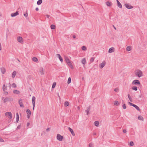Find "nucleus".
Wrapping results in <instances>:
<instances>
[{
    "instance_id": "44",
    "label": "nucleus",
    "mask_w": 147,
    "mask_h": 147,
    "mask_svg": "<svg viewBox=\"0 0 147 147\" xmlns=\"http://www.w3.org/2000/svg\"><path fill=\"white\" fill-rule=\"evenodd\" d=\"M94 58L93 57H91V59H90V61L91 62H92L94 61Z\"/></svg>"
},
{
    "instance_id": "57",
    "label": "nucleus",
    "mask_w": 147,
    "mask_h": 147,
    "mask_svg": "<svg viewBox=\"0 0 147 147\" xmlns=\"http://www.w3.org/2000/svg\"><path fill=\"white\" fill-rule=\"evenodd\" d=\"M36 10V11H38L39 10V9H38V7H36V9H35Z\"/></svg>"
},
{
    "instance_id": "63",
    "label": "nucleus",
    "mask_w": 147,
    "mask_h": 147,
    "mask_svg": "<svg viewBox=\"0 0 147 147\" xmlns=\"http://www.w3.org/2000/svg\"><path fill=\"white\" fill-rule=\"evenodd\" d=\"M93 135H96V133H93Z\"/></svg>"
},
{
    "instance_id": "25",
    "label": "nucleus",
    "mask_w": 147,
    "mask_h": 147,
    "mask_svg": "<svg viewBox=\"0 0 147 147\" xmlns=\"http://www.w3.org/2000/svg\"><path fill=\"white\" fill-rule=\"evenodd\" d=\"M69 105V102L67 101H66L64 103V105L65 107L68 106Z\"/></svg>"
},
{
    "instance_id": "37",
    "label": "nucleus",
    "mask_w": 147,
    "mask_h": 147,
    "mask_svg": "<svg viewBox=\"0 0 147 147\" xmlns=\"http://www.w3.org/2000/svg\"><path fill=\"white\" fill-rule=\"evenodd\" d=\"M71 82V78L70 77H69L68 79V81H67V83L68 84H69V83H70Z\"/></svg>"
},
{
    "instance_id": "50",
    "label": "nucleus",
    "mask_w": 147,
    "mask_h": 147,
    "mask_svg": "<svg viewBox=\"0 0 147 147\" xmlns=\"http://www.w3.org/2000/svg\"><path fill=\"white\" fill-rule=\"evenodd\" d=\"M89 147H92V144L91 143H90L89 144Z\"/></svg>"
},
{
    "instance_id": "15",
    "label": "nucleus",
    "mask_w": 147,
    "mask_h": 147,
    "mask_svg": "<svg viewBox=\"0 0 147 147\" xmlns=\"http://www.w3.org/2000/svg\"><path fill=\"white\" fill-rule=\"evenodd\" d=\"M117 1L118 6L120 8H122V5L121 3L119 2L118 1V0H117Z\"/></svg>"
},
{
    "instance_id": "31",
    "label": "nucleus",
    "mask_w": 147,
    "mask_h": 147,
    "mask_svg": "<svg viewBox=\"0 0 147 147\" xmlns=\"http://www.w3.org/2000/svg\"><path fill=\"white\" fill-rule=\"evenodd\" d=\"M82 63L83 64H85L86 63V59L85 58H83L82 60Z\"/></svg>"
},
{
    "instance_id": "30",
    "label": "nucleus",
    "mask_w": 147,
    "mask_h": 147,
    "mask_svg": "<svg viewBox=\"0 0 147 147\" xmlns=\"http://www.w3.org/2000/svg\"><path fill=\"white\" fill-rule=\"evenodd\" d=\"M27 113L28 114L31 115V112L30 110L29 109H27L26 111Z\"/></svg>"
},
{
    "instance_id": "41",
    "label": "nucleus",
    "mask_w": 147,
    "mask_h": 147,
    "mask_svg": "<svg viewBox=\"0 0 147 147\" xmlns=\"http://www.w3.org/2000/svg\"><path fill=\"white\" fill-rule=\"evenodd\" d=\"M40 73L42 75H43V74H44L43 70L42 68V69H41V70L40 71Z\"/></svg>"
},
{
    "instance_id": "8",
    "label": "nucleus",
    "mask_w": 147,
    "mask_h": 147,
    "mask_svg": "<svg viewBox=\"0 0 147 147\" xmlns=\"http://www.w3.org/2000/svg\"><path fill=\"white\" fill-rule=\"evenodd\" d=\"M3 135H4V137L6 138H9V133L8 132H4Z\"/></svg>"
},
{
    "instance_id": "56",
    "label": "nucleus",
    "mask_w": 147,
    "mask_h": 147,
    "mask_svg": "<svg viewBox=\"0 0 147 147\" xmlns=\"http://www.w3.org/2000/svg\"><path fill=\"white\" fill-rule=\"evenodd\" d=\"M4 92V93L5 94H8V92H6L5 91Z\"/></svg>"
},
{
    "instance_id": "22",
    "label": "nucleus",
    "mask_w": 147,
    "mask_h": 147,
    "mask_svg": "<svg viewBox=\"0 0 147 147\" xmlns=\"http://www.w3.org/2000/svg\"><path fill=\"white\" fill-rule=\"evenodd\" d=\"M16 74V71H14L12 74V77L13 78H14Z\"/></svg>"
},
{
    "instance_id": "21",
    "label": "nucleus",
    "mask_w": 147,
    "mask_h": 147,
    "mask_svg": "<svg viewBox=\"0 0 147 147\" xmlns=\"http://www.w3.org/2000/svg\"><path fill=\"white\" fill-rule=\"evenodd\" d=\"M68 65L72 69H73V67L72 66V63H71V62L70 61H69V63H67Z\"/></svg>"
},
{
    "instance_id": "1",
    "label": "nucleus",
    "mask_w": 147,
    "mask_h": 147,
    "mask_svg": "<svg viewBox=\"0 0 147 147\" xmlns=\"http://www.w3.org/2000/svg\"><path fill=\"white\" fill-rule=\"evenodd\" d=\"M135 74L139 77H140L142 76L143 73L140 70L138 69L136 72Z\"/></svg>"
},
{
    "instance_id": "13",
    "label": "nucleus",
    "mask_w": 147,
    "mask_h": 147,
    "mask_svg": "<svg viewBox=\"0 0 147 147\" xmlns=\"http://www.w3.org/2000/svg\"><path fill=\"white\" fill-rule=\"evenodd\" d=\"M115 49L113 47H111L110 48L109 50V53H113Z\"/></svg>"
},
{
    "instance_id": "62",
    "label": "nucleus",
    "mask_w": 147,
    "mask_h": 147,
    "mask_svg": "<svg viewBox=\"0 0 147 147\" xmlns=\"http://www.w3.org/2000/svg\"><path fill=\"white\" fill-rule=\"evenodd\" d=\"M113 27L115 29V30H116V28H115V27L114 26V25H113Z\"/></svg>"
},
{
    "instance_id": "54",
    "label": "nucleus",
    "mask_w": 147,
    "mask_h": 147,
    "mask_svg": "<svg viewBox=\"0 0 147 147\" xmlns=\"http://www.w3.org/2000/svg\"><path fill=\"white\" fill-rule=\"evenodd\" d=\"M50 130V129L49 128H47V129H46V131H49Z\"/></svg>"
},
{
    "instance_id": "36",
    "label": "nucleus",
    "mask_w": 147,
    "mask_h": 147,
    "mask_svg": "<svg viewBox=\"0 0 147 147\" xmlns=\"http://www.w3.org/2000/svg\"><path fill=\"white\" fill-rule=\"evenodd\" d=\"M123 108L124 109H125L126 108V107L125 104L124 103V102L123 101Z\"/></svg>"
},
{
    "instance_id": "60",
    "label": "nucleus",
    "mask_w": 147,
    "mask_h": 147,
    "mask_svg": "<svg viewBox=\"0 0 147 147\" xmlns=\"http://www.w3.org/2000/svg\"><path fill=\"white\" fill-rule=\"evenodd\" d=\"M73 37L74 38H76V36L75 35L73 36Z\"/></svg>"
},
{
    "instance_id": "49",
    "label": "nucleus",
    "mask_w": 147,
    "mask_h": 147,
    "mask_svg": "<svg viewBox=\"0 0 147 147\" xmlns=\"http://www.w3.org/2000/svg\"><path fill=\"white\" fill-rule=\"evenodd\" d=\"M119 90V89L117 88H116L115 89H114V91L115 92H117L118 91V90Z\"/></svg>"
},
{
    "instance_id": "42",
    "label": "nucleus",
    "mask_w": 147,
    "mask_h": 147,
    "mask_svg": "<svg viewBox=\"0 0 147 147\" xmlns=\"http://www.w3.org/2000/svg\"><path fill=\"white\" fill-rule=\"evenodd\" d=\"M65 59L66 62L67 63H69V62L70 61L69 59L68 58H67V57Z\"/></svg>"
},
{
    "instance_id": "43",
    "label": "nucleus",
    "mask_w": 147,
    "mask_h": 147,
    "mask_svg": "<svg viewBox=\"0 0 147 147\" xmlns=\"http://www.w3.org/2000/svg\"><path fill=\"white\" fill-rule=\"evenodd\" d=\"M127 96H128V97L130 101L131 102H132L131 98V97L130 96V95L129 94H128Z\"/></svg>"
},
{
    "instance_id": "59",
    "label": "nucleus",
    "mask_w": 147,
    "mask_h": 147,
    "mask_svg": "<svg viewBox=\"0 0 147 147\" xmlns=\"http://www.w3.org/2000/svg\"><path fill=\"white\" fill-rule=\"evenodd\" d=\"M30 115H29V114H28V115H27L28 118V119H29L30 118Z\"/></svg>"
},
{
    "instance_id": "14",
    "label": "nucleus",
    "mask_w": 147,
    "mask_h": 147,
    "mask_svg": "<svg viewBox=\"0 0 147 147\" xmlns=\"http://www.w3.org/2000/svg\"><path fill=\"white\" fill-rule=\"evenodd\" d=\"M56 55L59 58L60 61L61 62H62L63 61V59L60 55L59 54H57Z\"/></svg>"
},
{
    "instance_id": "32",
    "label": "nucleus",
    "mask_w": 147,
    "mask_h": 147,
    "mask_svg": "<svg viewBox=\"0 0 147 147\" xmlns=\"http://www.w3.org/2000/svg\"><path fill=\"white\" fill-rule=\"evenodd\" d=\"M114 105L116 106H118L119 105L118 101L117 100L115 101L114 102Z\"/></svg>"
},
{
    "instance_id": "40",
    "label": "nucleus",
    "mask_w": 147,
    "mask_h": 147,
    "mask_svg": "<svg viewBox=\"0 0 147 147\" xmlns=\"http://www.w3.org/2000/svg\"><path fill=\"white\" fill-rule=\"evenodd\" d=\"M132 89L135 91H137L138 89L137 88L136 86H134L132 88Z\"/></svg>"
},
{
    "instance_id": "23",
    "label": "nucleus",
    "mask_w": 147,
    "mask_h": 147,
    "mask_svg": "<svg viewBox=\"0 0 147 147\" xmlns=\"http://www.w3.org/2000/svg\"><path fill=\"white\" fill-rule=\"evenodd\" d=\"M32 60L34 62H37L38 61V59L35 57H33L32 59Z\"/></svg>"
},
{
    "instance_id": "3",
    "label": "nucleus",
    "mask_w": 147,
    "mask_h": 147,
    "mask_svg": "<svg viewBox=\"0 0 147 147\" xmlns=\"http://www.w3.org/2000/svg\"><path fill=\"white\" fill-rule=\"evenodd\" d=\"M57 139L59 141H62L63 139V136H61L59 134L57 135Z\"/></svg>"
},
{
    "instance_id": "48",
    "label": "nucleus",
    "mask_w": 147,
    "mask_h": 147,
    "mask_svg": "<svg viewBox=\"0 0 147 147\" xmlns=\"http://www.w3.org/2000/svg\"><path fill=\"white\" fill-rule=\"evenodd\" d=\"M20 127H21V125H19L17 127V129H18L20 128Z\"/></svg>"
},
{
    "instance_id": "11",
    "label": "nucleus",
    "mask_w": 147,
    "mask_h": 147,
    "mask_svg": "<svg viewBox=\"0 0 147 147\" xmlns=\"http://www.w3.org/2000/svg\"><path fill=\"white\" fill-rule=\"evenodd\" d=\"M68 129L69 131L71 132V133L72 134V135L73 136H75V134L74 133V132L73 130L70 128V127H68Z\"/></svg>"
},
{
    "instance_id": "58",
    "label": "nucleus",
    "mask_w": 147,
    "mask_h": 147,
    "mask_svg": "<svg viewBox=\"0 0 147 147\" xmlns=\"http://www.w3.org/2000/svg\"><path fill=\"white\" fill-rule=\"evenodd\" d=\"M30 124L29 123H27V126H28Z\"/></svg>"
},
{
    "instance_id": "6",
    "label": "nucleus",
    "mask_w": 147,
    "mask_h": 147,
    "mask_svg": "<svg viewBox=\"0 0 147 147\" xmlns=\"http://www.w3.org/2000/svg\"><path fill=\"white\" fill-rule=\"evenodd\" d=\"M125 7L128 9H130L133 8V7L132 6H131V5H130L129 4H125Z\"/></svg>"
},
{
    "instance_id": "47",
    "label": "nucleus",
    "mask_w": 147,
    "mask_h": 147,
    "mask_svg": "<svg viewBox=\"0 0 147 147\" xmlns=\"http://www.w3.org/2000/svg\"><path fill=\"white\" fill-rule=\"evenodd\" d=\"M134 145V143L133 142L131 141L130 143V145L131 146H133Z\"/></svg>"
},
{
    "instance_id": "53",
    "label": "nucleus",
    "mask_w": 147,
    "mask_h": 147,
    "mask_svg": "<svg viewBox=\"0 0 147 147\" xmlns=\"http://www.w3.org/2000/svg\"><path fill=\"white\" fill-rule=\"evenodd\" d=\"M12 117V114L10 112V119Z\"/></svg>"
},
{
    "instance_id": "27",
    "label": "nucleus",
    "mask_w": 147,
    "mask_h": 147,
    "mask_svg": "<svg viewBox=\"0 0 147 147\" xmlns=\"http://www.w3.org/2000/svg\"><path fill=\"white\" fill-rule=\"evenodd\" d=\"M106 5L110 7L111 5V2L109 1L106 2Z\"/></svg>"
},
{
    "instance_id": "35",
    "label": "nucleus",
    "mask_w": 147,
    "mask_h": 147,
    "mask_svg": "<svg viewBox=\"0 0 147 147\" xmlns=\"http://www.w3.org/2000/svg\"><path fill=\"white\" fill-rule=\"evenodd\" d=\"M82 49L83 51H86V48L85 46H83L82 47Z\"/></svg>"
},
{
    "instance_id": "7",
    "label": "nucleus",
    "mask_w": 147,
    "mask_h": 147,
    "mask_svg": "<svg viewBox=\"0 0 147 147\" xmlns=\"http://www.w3.org/2000/svg\"><path fill=\"white\" fill-rule=\"evenodd\" d=\"M19 104L20 105V107H24V105L22 103V99H20L19 100Z\"/></svg>"
},
{
    "instance_id": "39",
    "label": "nucleus",
    "mask_w": 147,
    "mask_h": 147,
    "mask_svg": "<svg viewBox=\"0 0 147 147\" xmlns=\"http://www.w3.org/2000/svg\"><path fill=\"white\" fill-rule=\"evenodd\" d=\"M11 86L12 87L16 88V85L15 83H13L11 85Z\"/></svg>"
},
{
    "instance_id": "16",
    "label": "nucleus",
    "mask_w": 147,
    "mask_h": 147,
    "mask_svg": "<svg viewBox=\"0 0 147 147\" xmlns=\"http://www.w3.org/2000/svg\"><path fill=\"white\" fill-rule=\"evenodd\" d=\"M13 93L16 94H19L20 92L18 90H14L13 91Z\"/></svg>"
},
{
    "instance_id": "26",
    "label": "nucleus",
    "mask_w": 147,
    "mask_h": 147,
    "mask_svg": "<svg viewBox=\"0 0 147 147\" xmlns=\"http://www.w3.org/2000/svg\"><path fill=\"white\" fill-rule=\"evenodd\" d=\"M94 123L96 126H97L99 125V123L98 121H96L94 122Z\"/></svg>"
},
{
    "instance_id": "34",
    "label": "nucleus",
    "mask_w": 147,
    "mask_h": 147,
    "mask_svg": "<svg viewBox=\"0 0 147 147\" xmlns=\"http://www.w3.org/2000/svg\"><path fill=\"white\" fill-rule=\"evenodd\" d=\"M5 115L8 118L9 117V112H7L5 113Z\"/></svg>"
},
{
    "instance_id": "64",
    "label": "nucleus",
    "mask_w": 147,
    "mask_h": 147,
    "mask_svg": "<svg viewBox=\"0 0 147 147\" xmlns=\"http://www.w3.org/2000/svg\"><path fill=\"white\" fill-rule=\"evenodd\" d=\"M58 96H59V98H60V96H59V93H58Z\"/></svg>"
},
{
    "instance_id": "45",
    "label": "nucleus",
    "mask_w": 147,
    "mask_h": 147,
    "mask_svg": "<svg viewBox=\"0 0 147 147\" xmlns=\"http://www.w3.org/2000/svg\"><path fill=\"white\" fill-rule=\"evenodd\" d=\"M27 12V11H26ZM24 15L26 17H27L28 16V13L27 12H26L25 13H24Z\"/></svg>"
},
{
    "instance_id": "19",
    "label": "nucleus",
    "mask_w": 147,
    "mask_h": 147,
    "mask_svg": "<svg viewBox=\"0 0 147 147\" xmlns=\"http://www.w3.org/2000/svg\"><path fill=\"white\" fill-rule=\"evenodd\" d=\"M138 119L140 120L144 121V118L141 115L139 116L138 117Z\"/></svg>"
},
{
    "instance_id": "38",
    "label": "nucleus",
    "mask_w": 147,
    "mask_h": 147,
    "mask_svg": "<svg viewBox=\"0 0 147 147\" xmlns=\"http://www.w3.org/2000/svg\"><path fill=\"white\" fill-rule=\"evenodd\" d=\"M56 85V83L55 82H54L53 83L52 86V88H54L55 87Z\"/></svg>"
},
{
    "instance_id": "29",
    "label": "nucleus",
    "mask_w": 147,
    "mask_h": 147,
    "mask_svg": "<svg viewBox=\"0 0 147 147\" xmlns=\"http://www.w3.org/2000/svg\"><path fill=\"white\" fill-rule=\"evenodd\" d=\"M131 50V47L130 46H128L126 48V50L127 51H130Z\"/></svg>"
},
{
    "instance_id": "5",
    "label": "nucleus",
    "mask_w": 147,
    "mask_h": 147,
    "mask_svg": "<svg viewBox=\"0 0 147 147\" xmlns=\"http://www.w3.org/2000/svg\"><path fill=\"white\" fill-rule=\"evenodd\" d=\"M35 99L36 98L35 96H33L32 98V104L33 106V110H34V108L35 106Z\"/></svg>"
},
{
    "instance_id": "17",
    "label": "nucleus",
    "mask_w": 147,
    "mask_h": 147,
    "mask_svg": "<svg viewBox=\"0 0 147 147\" xmlns=\"http://www.w3.org/2000/svg\"><path fill=\"white\" fill-rule=\"evenodd\" d=\"M1 72L2 74H4L5 73V69L3 67H2L1 68Z\"/></svg>"
},
{
    "instance_id": "52",
    "label": "nucleus",
    "mask_w": 147,
    "mask_h": 147,
    "mask_svg": "<svg viewBox=\"0 0 147 147\" xmlns=\"http://www.w3.org/2000/svg\"><path fill=\"white\" fill-rule=\"evenodd\" d=\"M4 141L1 138H0V142H3Z\"/></svg>"
},
{
    "instance_id": "10",
    "label": "nucleus",
    "mask_w": 147,
    "mask_h": 147,
    "mask_svg": "<svg viewBox=\"0 0 147 147\" xmlns=\"http://www.w3.org/2000/svg\"><path fill=\"white\" fill-rule=\"evenodd\" d=\"M18 41L20 42L21 43L23 42V38L19 36L17 38Z\"/></svg>"
},
{
    "instance_id": "4",
    "label": "nucleus",
    "mask_w": 147,
    "mask_h": 147,
    "mask_svg": "<svg viewBox=\"0 0 147 147\" xmlns=\"http://www.w3.org/2000/svg\"><path fill=\"white\" fill-rule=\"evenodd\" d=\"M132 84H134V85H140V83L139 81L138 80H134L132 82Z\"/></svg>"
},
{
    "instance_id": "12",
    "label": "nucleus",
    "mask_w": 147,
    "mask_h": 147,
    "mask_svg": "<svg viewBox=\"0 0 147 147\" xmlns=\"http://www.w3.org/2000/svg\"><path fill=\"white\" fill-rule=\"evenodd\" d=\"M18 15H19L18 11H16L15 13H11V17H15Z\"/></svg>"
},
{
    "instance_id": "33",
    "label": "nucleus",
    "mask_w": 147,
    "mask_h": 147,
    "mask_svg": "<svg viewBox=\"0 0 147 147\" xmlns=\"http://www.w3.org/2000/svg\"><path fill=\"white\" fill-rule=\"evenodd\" d=\"M55 28V26L54 25L52 24L51 26V28L52 29H54Z\"/></svg>"
},
{
    "instance_id": "61",
    "label": "nucleus",
    "mask_w": 147,
    "mask_h": 147,
    "mask_svg": "<svg viewBox=\"0 0 147 147\" xmlns=\"http://www.w3.org/2000/svg\"><path fill=\"white\" fill-rule=\"evenodd\" d=\"M77 109L78 110H79L80 109V107H79V106H78V107H77Z\"/></svg>"
},
{
    "instance_id": "28",
    "label": "nucleus",
    "mask_w": 147,
    "mask_h": 147,
    "mask_svg": "<svg viewBox=\"0 0 147 147\" xmlns=\"http://www.w3.org/2000/svg\"><path fill=\"white\" fill-rule=\"evenodd\" d=\"M3 89L4 91H5L7 90V86H6L5 84H4L3 86Z\"/></svg>"
},
{
    "instance_id": "46",
    "label": "nucleus",
    "mask_w": 147,
    "mask_h": 147,
    "mask_svg": "<svg viewBox=\"0 0 147 147\" xmlns=\"http://www.w3.org/2000/svg\"><path fill=\"white\" fill-rule=\"evenodd\" d=\"M8 100V98H5L3 100V101H4V102H6Z\"/></svg>"
},
{
    "instance_id": "55",
    "label": "nucleus",
    "mask_w": 147,
    "mask_h": 147,
    "mask_svg": "<svg viewBox=\"0 0 147 147\" xmlns=\"http://www.w3.org/2000/svg\"><path fill=\"white\" fill-rule=\"evenodd\" d=\"M46 16L48 18H49L50 16L48 15H46Z\"/></svg>"
},
{
    "instance_id": "20",
    "label": "nucleus",
    "mask_w": 147,
    "mask_h": 147,
    "mask_svg": "<svg viewBox=\"0 0 147 147\" xmlns=\"http://www.w3.org/2000/svg\"><path fill=\"white\" fill-rule=\"evenodd\" d=\"M19 116L18 114L17 113H16V122L18 123L19 121Z\"/></svg>"
},
{
    "instance_id": "51",
    "label": "nucleus",
    "mask_w": 147,
    "mask_h": 147,
    "mask_svg": "<svg viewBox=\"0 0 147 147\" xmlns=\"http://www.w3.org/2000/svg\"><path fill=\"white\" fill-rule=\"evenodd\" d=\"M123 132L124 133H126L127 132V131H126V130L125 129H123Z\"/></svg>"
},
{
    "instance_id": "9",
    "label": "nucleus",
    "mask_w": 147,
    "mask_h": 147,
    "mask_svg": "<svg viewBox=\"0 0 147 147\" xmlns=\"http://www.w3.org/2000/svg\"><path fill=\"white\" fill-rule=\"evenodd\" d=\"M90 109V107L89 106L85 110V112L86 113V114L87 115H88Z\"/></svg>"
},
{
    "instance_id": "2",
    "label": "nucleus",
    "mask_w": 147,
    "mask_h": 147,
    "mask_svg": "<svg viewBox=\"0 0 147 147\" xmlns=\"http://www.w3.org/2000/svg\"><path fill=\"white\" fill-rule=\"evenodd\" d=\"M128 103L131 106H132L135 107L137 110L140 111V108L136 105L131 103L130 102H128Z\"/></svg>"
},
{
    "instance_id": "18",
    "label": "nucleus",
    "mask_w": 147,
    "mask_h": 147,
    "mask_svg": "<svg viewBox=\"0 0 147 147\" xmlns=\"http://www.w3.org/2000/svg\"><path fill=\"white\" fill-rule=\"evenodd\" d=\"M105 63L104 62H102L100 63V66L101 68H103L105 65Z\"/></svg>"
},
{
    "instance_id": "24",
    "label": "nucleus",
    "mask_w": 147,
    "mask_h": 147,
    "mask_svg": "<svg viewBox=\"0 0 147 147\" xmlns=\"http://www.w3.org/2000/svg\"><path fill=\"white\" fill-rule=\"evenodd\" d=\"M42 0H39L37 2V4L38 5H40L42 3Z\"/></svg>"
}]
</instances>
